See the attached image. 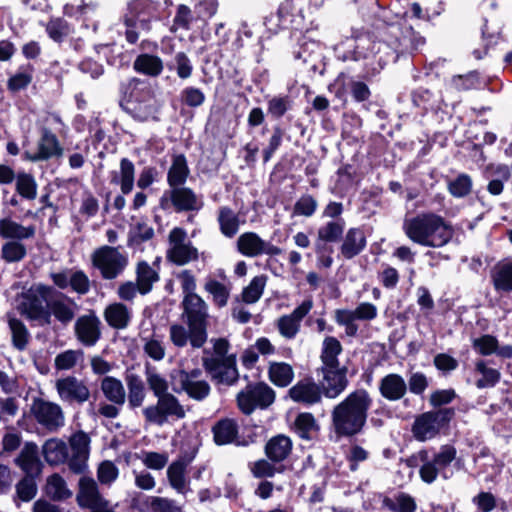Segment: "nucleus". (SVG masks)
Listing matches in <instances>:
<instances>
[{
  "mask_svg": "<svg viewBox=\"0 0 512 512\" xmlns=\"http://www.w3.org/2000/svg\"><path fill=\"white\" fill-rule=\"evenodd\" d=\"M93 266L100 271L103 279L113 280L119 277L128 266V255L119 247L108 245L97 248L91 255Z\"/></svg>",
  "mask_w": 512,
  "mask_h": 512,
  "instance_id": "6e6552de",
  "label": "nucleus"
},
{
  "mask_svg": "<svg viewBox=\"0 0 512 512\" xmlns=\"http://www.w3.org/2000/svg\"><path fill=\"white\" fill-rule=\"evenodd\" d=\"M201 375L202 371L198 368L190 372L180 370V390L175 389V391H184L190 398L197 401L204 400L209 395L211 388L206 380L201 379Z\"/></svg>",
  "mask_w": 512,
  "mask_h": 512,
  "instance_id": "aec40b11",
  "label": "nucleus"
},
{
  "mask_svg": "<svg viewBox=\"0 0 512 512\" xmlns=\"http://www.w3.org/2000/svg\"><path fill=\"white\" fill-rule=\"evenodd\" d=\"M202 365L212 380L219 384L231 386L236 383L239 373L236 367V357L232 355L227 359L202 358Z\"/></svg>",
  "mask_w": 512,
  "mask_h": 512,
  "instance_id": "4468645a",
  "label": "nucleus"
},
{
  "mask_svg": "<svg viewBox=\"0 0 512 512\" xmlns=\"http://www.w3.org/2000/svg\"><path fill=\"white\" fill-rule=\"evenodd\" d=\"M101 391L105 398L115 405L122 406L126 400V392L122 382L112 376H105L101 380Z\"/></svg>",
  "mask_w": 512,
  "mask_h": 512,
  "instance_id": "58836bf2",
  "label": "nucleus"
},
{
  "mask_svg": "<svg viewBox=\"0 0 512 512\" xmlns=\"http://www.w3.org/2000/svg\"><path fill=\"white\" fill-rule=\"evenodd\" d=\"M306 0H284L277 12L279 26L287 28L290 24L297 23V19H303V4Z\"/></svg>",
  "mask_w": 512,
  "mask_h": 512,
  "instance_id": "72a5a7b5",
  "label": "nucleus"
},
{
  "mask_svg": "<svg viewBox=\"0 0 512 512\" xmlns=\"http://www.w3.org/2000/svg\"><path fill=\"white\" fill-rule=\"evenodd\" d=\"M170 200L176 211H199L204 203L190 188L176 187L169 191Z\"/></svg>",
  "mask_w": 512,
  "mask_h": 512,
  "instance_id": "bb28decb",
  "label": "nucleus"
},
{
  "mask_svg": "<svg viewBox=\"0 0 512 512\" xmlns=\"http://www.w3.org/2000/svg\"><path fill=\"white\" fill-rule=\"evenodd\" d=\"M130 92L126 97L127 109L134 112L136 117L146 120L155 113V99L150 86L144 82L133 80Z\"/></svg>",
  "mask_w": 512,
  "mask_h": 512,
  "instance_id": "f8f14e48",
  "label": "nucleus"
},
{
  "mask_svg": "<svg viewBox=\"0 0 512 512\" xmlns=\"http://www.w3.org/2000/svg\"><path fill=\"white\" fill-rule=\"evenodd\" d=\"M46 32L55 42H62L72 32V28L63 18H53L47 23Z\"/></svg>",
  "mask_w": 512,
  "mask_h": 512,
  "instance_id": "0e129e2a",
  "label": "nucleus"
},
{
  "mask_svg": "<svg viewBox=\"0 0 512 512\" xmlns=\"http://www.w3.org/2000/svg\"><path fill=\"white\" fill-rule=\"evenodd\" d=\"M274 400V390L264 382L248 384L237 394V405L246 415H250L257 408H267Z\"/></svg>",
  "mask_w": 512,
  "mask_h": 512,
  "instance_id": "9d476101",
  "label": "nucleus"
},
{
  "mask_svg": "<svg viewBox=\"0 0 512 512\" xmlns=\"http://www.w3.org/2000/svg\"><path fill=\"white\" fill-rule=\"evenodd\" d=\"M76 339L86 347H93L101 338V321L99 317L90 312L77 318L74 324Z\"/></svg>",
  "mask_w": 512,
  "mask_h": 512,
  "instance_id": "a211bd4d",
  "label": "nucleus"
},
{
  "mask_svg": "<svg viewBox=\"0 0 512 512\" xmlns=\"http://www.w3.org/2000/svg\"><path fill=\"white\" fill-rule=\"evenodd\" d=\"M344 228V219L328 221L318 229V240L324 242H337L341 238Z\"/></svg>",
  "mask_w": 512,
  "mask_h": 512,
  "instance_id": "864d4df0",
  "label": "nucleus"
},
{
  "mask_svg": "<svg viewBox=\"0 0 512 512\" xmlns=\"http://www.w3.org/2000/svg\"><path fill=\"white\" fill-rule=\"evenodd\" d=\"M84 352L78 350H66L55 357V368L57 370H70L76 366L79 361H82Z\"/></svg>",
  "mask_w": 512,
  "mask_h": 512,
  "instance_id": "69168bd1",
  "label": "nucleus"
},
{
  "mask_svg": "<svg viewBox=\"0 0 512 512\" xmlns=\"http://www.w3.org/2000/svg\"><path fill=\"white\" fill-rule=\"evenodd\" d=\"M15 463L26 475H38L41 472L42 464L38 456L37 445L31 442L26 443L15 459Z\"/></svg>",
  "mask_w": 512,
  "mask_h": 512,
  "instance_id": "c85d7f7f",
  "label": "nucleus"
},
{
  "mask_svg": "<svg viewBox=\"0 0 512 512\" xmlns=\"http://www.w3.org/2000/svg\"><path fill=\"white\" fill-rule=\"evenodd\" d=\"M133 67L139 73L154 77L161 74L163 62L158 56L141 54L135 59Z\"/></svg>",
  "mask_w": 512,
  "mask_h": 512,
  "instance_id": "09e8293b",
  "label": "nucleus"
},
{
  "mask_svg": "<svg viewBox=\"0 0 512 512\" xmlns=\"http://www.w3.org/2000/svg\"><path fill=\"white\" fill-rule=\"evenodd\" d=\"M52 287L44 284H33L18 297L17 308L27 319L37 322L38 325H49L47 302L53 295Z\"/></svg>",
  "mask_w": 512,
  "mask_h": 512,
  "instance_id": "20e7f679",
  "label": "nucleus"
},
{
  "mask_svg": "<svg viewBox=\"0 0 512 512\" xmlns=\"http://www.w3.org/2000/svg\"><path fill=\"white\" fill-rule=\"evenodd\" d=\"M236 246L240 254L250 258L261 255L276 256L282 253L281 248L262 239L255 232L241 234L237 239Z\"/></svg>",
  "mask_w": 512,
  "mask_h": 512,
  "instance_id": "2eb2a0df",
  "label": "nucleus"
},
{
  "mask_svg": "<svg viewBox=\"0 0 512 512\" xmlns=\"http://www.w3.org/2000/svg\"><path fill=\"white\" fill-rule=\"evenodd\" d=\"M166 257L178 266L198 260V249L188 240L187 232L183 228L174 227L169 232Z\"/></svg>",
  "mask_w": 512,
  "mask_h": 512,
  "instance_id": "9b49d317",
  "label": "nucleus"
},
{
  "mask_svg": "<svg viewBox=\"0 0 512 512\" xmlns=\"http://www.w3.org/2000/svg\"><path fill=\"white\" fill-rule=\"evenodd\" d=\"M26 255V246L21 241H7L1 247V257L7 263L20 262Z\"/></svg>",
  "mask_w": 512,
  "mask_h": 512,
  "instance_id": "052dcab7",
  "label": "nucleus"
},
{
  "mask_svg": "<svg viewBox=\"0 0 512 512\" xmlns=\"http://www.w3.org/2000/svg\"><path fill=\"white\" fill-rule=\"evenodd\" d=\"M475 371L481 375L476 382V386L480 389L494 387L500 380L499 370L489 367L485 360H478L475 363Z\"/></svg>",
  "mask_w": 512,
  "mask_h": 512,
  "instance_id": "3c124183",
  "label": "nucleus"
},
{
  "mask_svg": "<svg viewBox=\"0 0 512 512\" xmlns=\"http://www.w3.org/2000/svg\"><path fill=\"white\" fill-rule=\"evenodd\" d=\"M143 350L154 361H161L166 354V347L163 337L153 334L149 337L143 338Z\"/></svg>",
  "mask_w": 512,
  "mask_h": 512,
  "instance_id": "680f3d73",
  "label": "nucleus"
},
{
  "mask_svg": "<svg viewBox=\"0 0 512 512\" xmlns=\"http://www.w3.org/2000/svg\"><path fill=\"white\" fill-rule=\"evenodd\" d=\"M405 235L414 243L424 247L441 248L454 236L452 225L433 212H422L403 222Z\"/></svg>",
  "mask_w": 512,
  "mask_h": 512,
  "instance_id": "7ed1b4c3",
  "label": "nucleus"
},
{
  "mask_svg": "<svg viewBox=\"0 0 512 512\" xmlns=\"http://www.w3.org/2000/svg\"><path fill=\"white\" fill-rule=\"evenodd\" d=\"M384 505L394 512H414L416 509L414 499L404 493L397 495L394 499L386 498Z\"/></svg>",
  "mask_w": 512,
  "mask_h": 512,
  "instance_id": "774afa93",
  "label": "nucleus"
},
{
  "mask_svg": "<svg viewBox=\"0 0 512 512\" xmlns=\"http://www.w3.org/2000/svg\"><path fill=\"white\" fill-rule=\"evenodd\" d=\"M277 464L269 459H259L249 463V469L255 478H272L284 471L283 466H277Z\"/></svg>",
  "mask_w": 512,
  "mask_h": 512,
  "instance_id": "6e6d98bb",
  "label": "nucleus"
},
{
  "mask_svg": "<svg viewBox=\"0 0 512 512\" xmlns=\"http://www.w3.org/2000/svg\"><path fill=\"white\" fill-rule=\"evenodd\" d=\"M125 380L128 387V403L130 407H140L146 396L144 382L136 374H128Z\"/></svg>",
  "mask_w": 512,
  "mask_h": 512,
  "instance_id": "de8ad7c7",
  "label": "nucleus"
},
{
  "mask_svg": "<svg viewBox=\"0 0 512 512\" xmlns=\"http://www.w3.org/2000/svg\"><path fill=\"white\" fill-rule=\"evenodd\" d=\"M54 294V296H50L49 302H47L49 324L52 316H54L57 321L66 326L74 319L78 306L74 300L63 293Z\"/></svg>",
  "mask_w": 512,
  "mask_h": 512,
  "instance_id": "5701e85b",
  "label": "nucleus"
},
{
  "mask_svg": "<svg viewBox=\"0 0 512 512\" xmlns=\"http://www.w3.org/2000/svg\"><path fill=\"white\" fill-rule=\"evenodd\" d=\"M292 446V440L288 436L279 434L266 443L265 454L270 461L280 463L291 454Z\"/></svg>",
  "mask_w": 512,
  "mask_h": 512,
  "instance_id": "7c9ffc66",
  "label": "nucleus"
},
{
  "mask_svg": "<svg viewBox=\"0 0 512 512\" xmlns=\"http://www.w3.org/2000/svg\"><path fill=\"white\" fill-rule=\"evenodd\" d=\"M221 233L227 238H233L239 231V217L229 207L219 208L217 217Z\"/></svg>",
  "mask_w": 512,
  "mask_h": 512,
  "instance_id": "37998d69",
  "label": "nucleus"
},
{
  "mask_svg": "<svg viewBox=\"0 0 512 512\" xmlns=\"http://www.w3.org/2000/svg\"><path fill=\"white\" fill-rule=\"evenodd\" d=\"M190 460L184 458L173 461L167 468V479L170 486L181 495L191 492L190 480L186 475Z\"/></svg>",
  "mask_w": 512,
  "mask_h": 512,
  "instance_id": "a878e982",
  "label": "nucleus"
},
{
  "mask_svg": "<svg viewBox=\"0 0 512 512\" xmlns=\"http://www.w3.org/2000/svg\"><path fill=\"white\" fill-rule=\"evenodd\" d=\"M146 383L155 397L170 394L168 392L169 383L165 376L158 373L153 367H146L145 371Z\"/></svg>",
  "mask_w": 512,
  "mask_h": 512,
  "instance_id": "5fc2aeb1",
  "label": "nucleus"
},
{
  "mask_svg": "<svg viewBox=\"0 0 512 512\" xmlns=\"http://www.w3.org/2000/svg\"><path fill=\"white\" fill-rule=\"evenodd\" d=\"M204 290L211 296L212 302L216 307L223 308L228 304L231 292L228 284L208 277L205 280Z\"/></svg>",
  "mask_w": 512,
  "mask_h": 512,
  "instance_id": "ea45409f",
  "label": "nucleus"
},
{
  "mask_svg": "<svg viewBox=\"0 0 512 512\" xmlns=\"http://www.w3.org/2000/svg\"><path fill=\"white\" fill-rule=\"evenodd\" d=\"M136 282L140 286V294H148L153 285L159 281V273L148 262L139 261L136 265Z\"/></svg>",
  "mask_w": 512,
  "mask_h": 512,
  "instance_id": "4c0bfd02",
  "label": "nucleus"
},
{
  "mask_svg": "<svg viewBox=\"0 0 512 512\" xmlns=\"http://www.w3.org/2000/svg\"><path fill=\"white\" fill-rule=\"evenodd\" d=\"M313 300L305 299L290 314L283 315L277 320L280 335L286 339H294L300 331L301 322L313 308Z\"/></svg>",
  "mask_w": 512,
  "mask_h": 512,
  "instance_id": "6ab92c4d",
  "label": "nucleus"
},
{
  "mask_svg": "<svg viewBox=\"0 0 512 512\" xmlns=\"http://www.w3.org/2000/svg\"><path fill=\"white\" fill-rule=\"evenodd\" d=\"M63 148L57 138L47 128L41 130V136L37 142V148L34 152L26 151L24 153L25 159L31 162L46 161L51 158H58L62 156Z\"/></svg>",
  "mask_w": 512,
  "mask_h": 512,
  "instance_id": "f3484780",
  "label": "nucleus"
},
{
  "mask_svg": "<svg viewBox=\"0 0 512 512\" xmlns=\"http://www.w3.org/2000/svg\"><path fill=\"white\" fill-rule=\"evenodd\" d=\"M213 434L218 445L232 443L238 434L237 423L232 419L221 420L214 426Z\"/></svg>",
  "mask_w": 512,
  "mask_h": 512,
  "instance_id": "8fccbe9b",
  "label": "nucleus"
},
{
  "mask_svg": "<svg viewBox=\"0 0 512 512\" xmlns=\"http://www.w3.org/2000/svg\"><path fill=\"white\" fill-rule=\"evenodd\" d=\"M96 5L94 3H84L74 5V4H66L63 8V13L65 16L75 18L77 20H82L83 25L86 28H89V24L86 22L95 14Z\"/></svg>",
  "mask_w": 512,
  "mask_h": 512,
  "instance_id": "603ef678",
  "label": "nucleus"
},
{
  "mask_svg": "<svg viewBox=\"0 0 512 512\" xmlns=\"http://www.w3.org/2000/svg\"><path fill=\"white\" fill-rule=\"evenodd\" d=\"M321 388L311 378L299 380L289 389L290 398L297 403L313 405L321 400Z\"/></svg>",
  "mask_w": 512,
  "mask_h": 512,
  "instance_id": "393cba45",
  "label": "nucleus"
},
{
  "mask_svg": "<svg viewBox=\"0 0 512 512\" xmlns=\"http://www.w3.org/2000/svg\"><path fill=\"white\" fill-rule=\"evenodd\" d=\"M31 414L38 424L51 432L64 426L65 417L61 406L41 398L33 400Z\"/></svg>",
  "mask_w": 512,
  "mask_h": 512,
  "instance_id": "ddd939ff",
  "label": "nucleus"
},
{
  "mask_svg": "<svg viewBox=\"0 0 512 512\" xmlns=\"http://www.w3.org/2000/svg\"><path fill=\"white\" fill-rule=\"evenodd\" d=\"M44 491L47 497L53 501H65L73 495L65 479L58 473L47 477Z\"/></svg>",
  "mask_w": 512,
  "mask_h": 512,
  "instance_id": "c9c22d12",
  "label": "nucleus"
},
{
  "mask_svg": "<svg viewBox=\"0 0 512 512\" xmlns=\"http://www.w3.org/2000/svg\"><path fill=\"white\" fill-rule=\"evenodd\" d=\"M342 352V345L335 337L328 336L324 339L321 350L322 367L340 366L338 356Z\"/></svg>",
  "mask_w": 512,
  "mask_h": 512,
  "instance_id": "a18cd8bd",
  "label": "nucleus"
},
{
  "mask_svg": "<svg viewBox=\"0 0 512 512\" xmlns=\"http://www.w3.org/2000/svg\"><path fill=\"white\" fill-rule=\"evenodd\" d=\"M480 84L479 74L476 71H471L464 75H455L450 81L451 87L457 91L476 89Z\"/></svg>",
  "mask_w": 512,
  "mask_h": 512,
  "instance_id": "338daca9",
  "label": "nucleus"
},
{
  "mask_svg": "<svg viewBox=\"0 0 512 512\" xmlns=\"http://www.w3.org/2000/svg\"><path fill=\"white\" fill-rule=\"evenodd\" d=\"M454 415V408H440L422 413L413 423V436L421 442L434 438L448 426Z\"/></svg>",
  "mask_w": 512,
  "mask_h": 512,
  "instance_id": "0eeeda50",
  "label": "nucleus"
},
{
  "mask_svg": "<svg viewBox=\"0 0 512 512\" xmlns=\"http://www.w3.org/2000/svg\"><path fill=\"white\" fill-rule=\"evenodd\" d=\"M268 374L270 381L278 387H287L294 378L292 366L285 362H271Z\"/></svg>",
  "mask_w": 512,
  "mask_h": 512,
  "instance_id": "49530a36",
  "label": "nucleus"
},
{
  "mask_svg": "<svg viewBox=\"0 0 512 512\" xmlns=\"http://www.w3.org/2000/svg\"><path fill=\"white\" fill-rule=\"evenodd\" d=\"M104 319L107 324L117 330L126 329L132 319V309L122 302L109 304L104 310Z\"/></svg>",
  "mask_w": 512,
  "mask_h": 512,
  "instance_id": "cd10ccee",
  "label": "nucleus"
},
{
  "mask_svg": "<svg viewBox=\"0 0 512 512\" xmlns=\"http://www.w3.org/2000/svg\"><path fill=\"white\" fill-rule=\"evenodd\" d=\"M267 276H255L242 291L241 297L246 304L256 303L262 296L266 286Z\"/></svg>",
  "mask_w": 512,
  "mask_h": 512,
  "instance_id": "4d7b16f0",
  "label": "nucleus"
},
{
  "mask_svg": "<svg viewBox=\"0 0 512 512\" xmlns=\"http://www.w3.org/2000/svg\"><path fill=\"white\" fill-rule=\"evenodd\" d=\"M408 12H405L400 21L389 25L387 33L391 37L388 42H376L368 36L356 38L350 55L343 56V60L365 61L363 78L369 80L376 76L388 62V57L380 55L382 51L391 48L394 53H403L409 46L416 48L424 43L422 37L417 35L411 25H406ZM398 55L393 56L394 59Z\"/></svg>",
  "mask_w": 512,
  "mask_h": 512,
  "instance_id": "f257e3e1",
  "label": "nucleus"
},
{
  "mask_svg": "<svg viewBox=\"0 0 512 512\" xmlns=\"http://www.w3.org/2000/svg\"><path fill=\"white\" fill-rule=\"evenodd\" d=\"M55 389L60 400L69 404H83L90 398L87 384L75 376L69 375L57 379Z\"/></svg>",
  "mask_w": 512,
  "mask_h": 512,
  "instance_id": "dca6fc26",
  "label": "nucleus"
},
{
  "mask_svg": "<svg viewBox=\"0 0 512 512\" xmlns=\"http://www.w3.org/2000/svg\"><path fill=\"white\" fill-rule=\"evenodd\" d=\"M42 453L46 462L50 465H59L69 460L68 447L61 439H48L43 445Z\"/></svg>",
  "mask_w": 512,
  "mask_h": 512,
  "instance_id": "e433bc0d",
  "label": "nucleus"
},
{
  "mask_svg": "<svg viewBox=\"0 0 512 512\" xmlns=\"http://www.w3.org/2000/svg\"><path fill=\"white\" fill-rule=\"evenodd\" d=\"M456 455L457 451L451 445H443L440 450L432 456H430L428 450L419 451L417 458L421 462L419 470L421 480L427 484H431L438 476L449 479L452 473L448 471V467L455 460Z\"/></svg>",
  "mask_w": 512,
  "mask_h": 512,
  "instance_id": "39448f33",
  "label": "nucleus"
},
{
  "mask_svg": "<svg viewBox=\"0 0 512 512\" xmlns=\"http://www.w3.org/2000/svg\"><path fill=\"white\" fill-rule=\"evenodd\" d=\"M183 315L191 330V346L201 348L207 341L208 304L200 295L182 300Z\"/></svg>",
  "mask_w": 512,
  "mask_h": 512,
  "instance_id": "423d86ee",
  "label": "nucleus"
},
{
  "mask_svg": "<svg viewBox=\"0 0 512 512\" xmlns=\"http://www.w3.org/2000/svg\"><path fill=\"white\" fill-rule=\"evenodd\" d=\"M473 182L468 174L461 173L456 178L448 181L447 189L455 198H464L472 191Z\"/></svg>",
  "mask_w": 512,
  "mask_h": 512,
  "instance_id": "13d9d810",
  "label": "nucleus"
},
{
  "mask_svg": "<svg viewBox=\"0 0 512 512\" xmlns=\"http://www.w3.org/2000/svg\"><path fill=\"white\" fill-rule=\"evenodd\" d=\"M16 190L23 198L34 200L37 196V183L34 177L28 173H18Z\"/></svg>",
  "mask_w": 512,
  "mask_h": 512,
  "instance_id": "e2e57ef3",
  "label": "nucleus"
},
{
  "mask_svg": "<svg viewBox=\"0 0 512 512\" xmlns=\"http://www.w3.org/2000/svg\"><path fill=\"white\" fill-rule=\"evenodd\" d=\"M135 167L134 164L127 158L120 161V171L113 172L111 183L120 184V189L123 194H129L134 186Z\"/></svg>",
  "mask_w": 512,
  "mask_h": 512,
  "instance_id": "a19ab883",
  "label": "nucleus"
},
{
  "mask_svg": "<svg viewBox=\"0 0 512 512\" xmlns=\"http://www.w3.org/2000/svg\"><path fill=\"white\" fill-rule=\"evenodd\" d=\"M76 501L81 508L91 511L102 508L109 502L101 495L97 482L87 476L79 479Z\"/></svg>",
  "mask_w": 512,
  "mask_h": 512,
  "instance_id": "412c9836",
  "label": "nucleus"
},
{
  "mask_svg": "<svg viewBox=\"0 0 512 512\" xmlns=\"http://www.w3.org/2000/svg\"><path fill=\"white\" fill-rule=\"evenodd\" d=\"M366 247V237L362 229L350 228L341 245V253L346 259L360 254Z\"/></svg>",
  "mask_w": 512,
  "mask_h": 512,
  "instance_id": "473e14b6",
  "label": "nucleus"
},
{
  "mask_svg": "<svg viewBox=\"0 0 512 512\" xmlns=\"http://www.w3.org/2000/svg\"><path fill=\"white\" fill-rule=\"evenodd\" d=\"M189 175V168L184 155H176L168 171L167 181L170 187H181Z\"/></svg>",
  "mask_w": 512,
  "mask_h": 512,
  "instance_id": "c03bdc74",
  "label": "nucleus"
},
{
  "mask_svg": "<svg viewBox=\"0 0 512 512\" xmlns=\"http://www.w3.org/2000/svg\"><path fill=\"white\" fill-rule=\"evenodd\" d=\"M492 281L497 291H512V260L499 262L492 271Z\"/></svg>",
  "mask_w": 512,
  "mask_h": 512,
  "instance_id": "79ce46f5",
  "label": "nucleus"
},
{
  "mask_svg": "<svg viewBox=\"0 0 512 512\" xmlns=\"http://www.w3.org/2000/svg\"><path fill=\"white\" fill-rule=\"evenodd\" d=\"M372 404V397L363 388L349 393L331 412V426L335 435L350 438L360 434L367 423Z\"/></svg>",
  "mask_w": 512,
  "mask_h": 512,
  "instance_id": "f03ea898",
  "label": "nucleus"
},
{
  "mask_svg": "<svg viewBox=\"0 0 512 512\" xmlns=\"http://www.w3.org/2000/svg\"><path fill=\"white\" fill-rule=\"evenodd\" d=\"M321 372L323 374L322 387L326 397L334 399L348 386L347 367H321Z\"/></svg>",
  "mask_w": 512,
  "mask_h": 512,
  "instance_id": "b1692460",
  "label": "nucleus"
},
{
  "mask_svg": "<svg viewBox=\"0 0 512 512\" xmlns=\"http://www.w3.org/2000/svg\"><path fill=\"white\" fill-rule=\"evenodd\" d=\"M320 45L312 40L303 39L299 43L297 50L293 52L296 60H301L303 63H311L315 67V59L318 57Z\"/></svg>",
  "mask_w": 512,
  "mask_h": 512,
  "instance_id": "bf43d9fd",
  "label": "nucleus"
},
{
  "mask_svg": "<svg viewBox=\"0 0 512 512\" xmlns=\"http://www.w3.org/2000/svg\"><path fill=\"white\" fill-rule=\"evenodd\" d=\"M35 236L33 225L23 226L11 218L0 219V237L12 239L11 241H22Z\"/></svg>",
  "mask_w": 512,
  "mask_h": 512,
  "instance_id": "2f4dec72",
  "label": "nucleus"
},
{
  "mask_svg": "<svg viewBox=\"0 0 512 512\" xmlns=\"http://www.w3.org/2000/svg\"><path fill=\"white\" fill-rule=\"evenodd\" d=\"M379 391L385 399L397 401L406 394L407 384L402 376L391 373L381 379Z\"/></svg>",
  "mask_w": 512,
  "mask_h": 512,
  "instance_id": "c756f323",
  "label": "nucleus"
},
{
  "mask_svg": "<svg viewBox=\"0 0 512 512\" xmlns=\"http://www.w3.org/2000/svg\"><path fill=\"white\" fill-rule=\"evenodd\" d=\"M69 444L72 455L68 460V466L72 472L80 474L87 467L90 438L87 433L78 431L70 437Z\"/></svg>",
  "mask_w": 512,
  "mask_h": 512,
  "instance_id": "4be33fe9",
  "label": "nucleus"
},
{
  "mask_svg": "<svg viewBox=\"0 0 512 512\" xmlns=\"http://www.w3.org/2000/svg\"><path fill=\"white\" fill-rule=\"evenodd\" d=\"M152 19H154L153 16L147 15L144 12H140L137 15L126 16L125 25L127 27V41L131 44L136 43L141 31L148 32L151 29Z\"/></svg>",
  "mask_w": 512,
  "mask_h": 512,
  "instance_id": "f704fd0d",
  "label": "nucleus"
},
{
  "mask_svg": "<svg viewBox=\"0 0 512 512\" xmlns=\"http://www.w3.org/2000/svg\"><path fill=\"white\" fill-rule=\"evenodd\" d=\"M156 398V404L149 405L143 409V416L146 422L163 426L168 422L169 418L179 420L185 417L186 412L183 405L173 394L170 393Z\"/></svg>",
  "mask_w": 512,
  "mask_h": 512,
  "instance_id": "1a4fd4ad",
  "label": "nucleus"
}]
</instances>
